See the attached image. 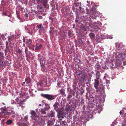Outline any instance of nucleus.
<instances>
[{"label":"nucleus","mask_w":126,"mask_h":126,"mask_svg":"<svg viewBox=\"0 0 126 126\" xmlns=\"http://www.w3.org/2000/svg\"><path fill=\"white\" fill-rule=\"evenodd\" d=\"M4 51L5 52V55L6 57H7L8 56L9 53L11 52H9L8 50H7L6 49L4 50Z\"/></svg>","instance_id":"f704fd0d"},{"label":"nucleus","mask_w":126,"mask_h":126,"mask_svg":"<svg viewBox=\"0 0 126 126\" xmlns=\"http://www.w3.org/2000/svg\"><path fill=\"white\" fill-rule=\"evenodd\" d=\"M78 43L80 44H82V40L81 39H79L78 40Z\"/></svg>","instance_id":"a18cd8bd"},{"label":"nucleus","mask_w":126,"mask_h":126,"mask_svg":"<svg viewBox=\"0 0 126 126\" xmlns=\"http://www.w3.org/2000/svg\"><path fill=\"white\" fill-rule=\"evenodd\" d=\"M92 25L95 29H97L102 28V23L99 21L94 22L93 23Z\"/></svg>","instance_id":"9b49d317"},{"label":"nucleus","mask_w":126,"mask_h":126,"mask_svg":"<svg viewBox=\"0 0 126 126\" xmlns=\"http://www.w3.org/2000/svg\"><path fill=\"white\" fill-rule=\"evenodd\" d=\"M116 45V48L119 50H122L124 49V52H119L118 53L116 54L115 58L118 62L121 63H123V65H126V49H123L122 47V44H120L119 43H115Z\"/></svg>","instance_id":"f257e3e1"},{"label":"nucleus","mask_w":126,"mask_h":126,"mask_svg":"<svg viewBox=\"0 0 126 126\" xmlns=\"http://www.w3.org/2000/svg\"><path fill=\"white\" fill-rule=\"evenodd\" d=\"M31 113L32 115L34 117H36V114L35 112L33 110H32L31 112Z\"/></svg>","instance_id":"2f4dec72"},{"label":"nucleus","mask_w":126,"mask_h":126,"mask_svg":"<svg viewBox=\"0 0 126 126\" xmlns=\"http://www.w3.org/2000/svg\"><path fill=\"white\" fill-rule=\"evenodd\" d=\"M9 47L6 46V49L10 52H11L13 51L14 50V46H9Z\"/></svg>","instance_id":"412c9836"},{"label":"nucleus","mask_w":126,"mask_h":126,"mask_svg":"<svg viewBox=\"0 0 126 126\" xmlns=\"http://www.w3.org/2000/svg\"><path fill=\"white\" fill-rule=\"evenodd\" d=\"M12 123V121L11 119H8L7 120L6 122V124L7 125H11Z\"/></svg>","instance_id":"7c9ffc66"},{"label":"nucleus","mask_w":126,"mask_h":126,"mask_svg":"<svg viewBox=\"0 0 126 126\" xmlns=\"http://www.w3.org/2000/svg\"><path fill=\"white\" fill-rule=\"evenodd\" d=\"M93 13L91 14V15H90L89 16V17L90 19H96L97 18V15L96 13L97 12L95 10H94L92 11Z\"/></svg>","instance_id":"f8f14e48"},{"label":"nucleus","mask_w":126,"mask_h":126,"mask_svg":"<svg viewBox=\"0 0 126 126\" xmlns=\"http://www.w3.org/2000/svg\"><path fill=\"white\" fill-rule=\"evenodd\" d=\"M106 82L107 84V85H108V84H110V81L109 80H107L106 81Z\"/></svg>","instance_id":"603ef678"},{"label":"nucleus","mask_w":126,"mask_h":126,"mask_svg":"<svg viewBox=\"0 0 126 126\" xmlns=\"http://www.w3.org/2000/svg\"><path fill=\"white\" fill-rule=\"evenodd\" d=\"M2 111L1 114L5 116H8L9 117H17V114L14 112V109L13 108L7 107H2L0 108Z\"/></svg>","instance_id":"f03ea898"},{"label":"nucleus","mask_w":126,"mask_h":126,"mask_svg":"<svg viewBox=\"0 0 126 126\" xmlns=\"http://www.w3.org/2000/svg\"><path fill=\"white\" fill-rule=\"evenodd\" d=\"M105 100L104 97H102V98H100V99L99 98V99H96L95 108L97 110V111L99 113H100L102 110V107L101 104L103 103L104 102Z\"/></svg>","instance_id":"7ed1b4c3"},{"label":"nucleus","mask_w":126,"mask_h":126,"mask_svg":"<svg viewBox=\"0 0 126 126\" xmlns=\"http://www.w3.org/2000/svg\"><path fill=\"white\" fill-rule=\"evenodd\" d=\"M84 92V89L83 88H82L80 92L79 93L82 94Z\"/></svg>","instance_id":"37998d69"},{"label":"nucleus","mask_w":126,"mask_h":126,"mask_svg":"<svg viewBox=\"0 0 126 126\" xmlns=\"http://www.w3.org/2000/svg\"><path fill=\"white\" fill-rule=\"evenodd\" d=\"M55 114L54 112L52 110L50 111L49 113V116L52 117H54L55 116Z\"/></svg>","instance_id":"393cba45"},{"label":"nucleus","mask_w":126,"mask_h":126,"mask_svg":"<svg viewBox=\"0 0 126 126\" xmlns=\"http://www.w3.org/2000/svg\"><path fill=\"white\" fill-rule=\"evenodd\" d=\"M88 17L86 16H82L80 17V20L82 21L83 22L85 23L87 21V18Z\"/></svg>","instance_id":"6ab92c4d"},{"label":"nucleus","mask_w":126,"mask_h":126,"mask_svg":"<svg viewBox=\"0 0 126 126\" xmlns=\"http://www.w3.org/2000/svg\"><path fill=\"white\" fill-rule=\"evenodd\" d=\"M38 118H37L36 117H34L32 118V121L35 125H40V124L41 122L38 120Z\"/></svg>","instance_id":"4468645a"},{"label":"nucleus","mask_w":126,"mask_h":126,"mask_svg":"<svg viewBox=\"0 0 126 126\" xmlns=\"http://www.w3.org/2000/svg\"><path fill=\"white\" fill-rule=\"evenodd\" d=\"M25 16L26 17H28V14L27 13H26L25 14Z\"/></svg>","instance_id":"052dcab7"},{"label":"nucleus","mask_w":126,"mask_h":126,"mask_svg":"<svg viewBox=\"0 0 126 126\" xmlns=\"http://www.w3.org/2000/svg\"><path fill=\"white\" fill-rule=\"evenodd\" d=\"M96 72L95 76L96 79H100V78L101 77V75L99 71L97 70H95Z\"/></svg>","instance_id":"f3484780"},{"label":"nucleus","mask_w":126,"mask_h":126,"mask_svg":"<svg viewBox=\"0 0 126 126\" xmlns=\"http://www.w3.org/2000/svg\"><path fill=\"white\" fill-rule=\"evenodd\" d=\"M86 77V76L85 75H82L80 76V78L81 79L83 80V81H85V79Z\"/></svg>","instance_id":"cd10ccee"},{"label":"nucleus","mask_w":126,"mask_h":126,"mask_svg":"<svg viewBox=\"0 0 126 126\" xmlns=\"http://www.w3.org/2000/svg\"><path fill=\"white\" fill-rule=\"evenodd\" d=\"M16 35L14 34H13L12 35H11L9 37H8V38H10L12 40H14V39H15V38Z\"/></svg>","instance_id":"72a5a7b5"},{"label":"nucleus","mask_w":126,"mask_h":126,"mask_svg":"<svg viewBox=\"0 0 126 126\" xmlns=\"http://www.w3.org/2000/svg\"><path fill=\"white\" fill-rule=\"evenodd\" d=\"M37 17L39 19H41L42 18V17L40 15H38L37 16Z\"/></svg>","instance_id":"8fccbe9b"},{"label":"nucleus","mask_w":126,"mask_h":126,"mask_svg":"<svg viewBox=\"0 0 126 126\" xmlns=\"http://www.w3.org/2000/svg\"><path fill=\"white\" fill-rule=\"evenodd\" d=\"M28 116L27 115L25 116L24 118V120L22 122H25V121H27V120L28 119Z\"/></svg>","instance_id":"4c0bfd02"},{"label":"nucleus","mask_w":126,"mask_h":126,"mask_svg":"<svg viewBox=\"0 0 126 126\" xmlns=\"http://www.w3.org/2000/svg\"><path fill=\"white\" fill-rule=\"evenodd\" d=\"M87 21L85 22V23H86V25H88L89 27H91L92 26L91 21L88 19Z\"/></svg>","instance_id":"b1692460"},{"label":"nucleus","mask_w":126,"mask_h":126,"mask_svg":"<svg viewBox=\"0 0 126 126\" xmlns=\"http://www.w3.org/2000/svg\"><path fill=\"white\" fill-rule=\"evenodd\" d=\"M48 109L47 110H46L45 109V107L44 109L42 108L39 109V111L38 109H36V111L37 113H39V112L41 113L42 114L44 115L45 116V115H46L47 113L46 111L48 110Z\"/></svg>","instance_id":"9d476101"},{"label":"nucleus","mask_w":126,"mask_h":126,"mask_svg":"<svg viewBox=\"0 0 126 126\" xmlns=\"http://www.w3.org/2000/svg\"><path fill=\"white\" fill-rule=\"evenodd\" d=\"M3 121L4 120L3 119L1 120H0V125L1 126L3 124Z\"/></svg>","instance_id":"c03bdc74"},{"label":"nucleus","mask_w":126,"mask_h":126,"mask_svg":"<svg viewBox=\"0 0 126 126\" xmlns=\"http://www.w3.org/2000/svg\"><path fill=\"white\" fill-rule=\"evenodd\" d=\"M72 96V95L71 94H69L68 95L67 98L69 99Z\"/></svg>","instance_id":"864d4df0"},{"label":"nucleus","mask_w":126,"mask_h":126,"mask_svg":"<svg viewBox=\"0 0 126 126\" xmlns=\"http://www.w3.org/2000/svg\"><path fill=\"white\" fill-rule=\"evenodd\" d=\"M79 9H80L81 8V7L80 6H79Z\"/></svg>","instance_id":"774afa93"},{"label":"nucleus","mask_w":126,"mask_h":126,"mask_svg":"<svg viewBox=\"0 0 126 126\" xmlns=\"http://www.w3.org/2000/svg\"><path fill=\"white\" fill-rule=\"evenodd\" d=\"M26 82H23V83L22 84V85H25V83Z\"/></svg>","instance_id":"69168bd1"},{"label":"nucleus","mask_w":126,"mask_h":126,"mask_svg":"<svg viewBox=\"0 0 126 126\" xmlns=\"http://www.w3.org/2000/svg\"><path fill=\"white\" fill-rule=\"evenodd\" d=\"M37 28L40 30H42L43 29L44 27L41 24L38 25L37 26Z\"/></svg>","instance_id":"bb28decb"},{"label":"nucleus","mask_w":126,"mask_h":126,"mask_svg":"<svg viewBox=\"0 0 126 126\" xmlns=\"http://www.w3.org/2000/svg\"><path fill=\"white\" fill-rule=\"evenodd\" d=\"M57 117H58V118L60 120H62L61 119V118H62V119H63L64 118V116H63V115H62V116H57Z\"/></svg>","instance_id":"a19ab883"},{"label":"nucleus","mask_w":126,"mask_h":126,"mask_svg":"<svg viewBox=\"0 0 126 126\" xmlns=\"http://www.w3.org/2000/svg\"><path fill=\"white\" fill-rule=\"evenodd\" d=\"M29 91L31 96H32V97L34 96V95L32 93V92L30 91V90H29Z\"/></svg>","instance_id":"79ce46f5"},{"label":"nucleus","mask_w":126,"mask_h":126,"mask_svg":"<svg viewBox=\"0 0 126 126\" xmlns=\"http://www.w3.org/2000/svg\"><path fill=\"white\" fill-rule=\"evenodd\" d=\"M6 34H2L1 35L0 34V37L1 38V42L2 41V40H5L6 39Z\"/></svg>","instance_id":"a878e982"},{"label":"nucleus","mask_w":126,"mask_h":126,"mask_svg":"<svg viewBox=\"0 0 126 126\" xmlns=\"http://www.w3.org/2000/svg\"><path fill=\"white\" fill-rule=\"evenodd\" d=\"M89 36L90 37L91 39H92L94 38L95 37V34L92 32L90 33L89 35Z\"/></svg>","instance_id":"c85d7f7f"},{"label":"nucleus","mask_w":126,"mask_h":126,"mask_svg":"<svg viewBox=\"0 0 126 126\" xmlns=\"http://www.w3.org/2000/svg\"><path fill=\"white\" fill-rule=\"evenodd\" d=\"M16 52L19 54V55H21L22 54V51L20 49H18L16 51Z\"/></svg>","instance_id":"c9c22d12"},{"label":"nucleus","mask_w":126,"mask_h":126,"mask_svg":"<svg viewBox=\"0 0 126 126\" xmlns=\"http://www.w3.org/2000/svg\"><path fill=\"white\" fill-rule=\"evenodd\" d=\"M39 106H42L44 107H45V109L46 110H47L48 109H49L50 108L49 104H47L46 103L43 102H42L41 104H39Z\"/></svg>","instance_id":"ddd939ff"},{"label":"nucleus","mask_w":126,"mask_h":126,"mask_svg":"<svg viewBox=\"0 0 126 126\" xmlns=\"http://www.w3.org/2000/svg\"><path fill=\"white\" fill-rule=\"evenodd\" d=\"M62 124L64 125H65L66 124V121L65 120L62 121Z\"/></svg>","instance_id":"09e8293b"},{"label":"nucleus","mask_w":126,"mask_h":126,"mask_svg":"<svg viewBox=\"0 0 126 126\" xmlns=\"http://www.w3.org/2000/svg\"><path fill=\"white\" fill-rule=\"evenodd\" d=\"M27 32L29 34L32 35L35 33V32L34 30V28L32 25L30 26V27H28L27 29Z\"/></svg>","instance_id":"1a4fd4ad"},{"label":"nucleus","mask_w":126,"mask_h":126,"mask_svg":"<svg viewBox=\"0 0 126 126\" xmlns=\"http://www.w3.org/2000/svg\"><path fill=\"white\" fill-rule=\"evenodd\" d=\"M49 19L50 20H51V23H52L53 21V17H49Z\"/></svg>","instance_id":"49530a36"},{"label":"nucleus","mask_w":126,"mask_h":126,"mask_svg":"<svg viewBox=\"0 0 126 126\" xmlns=\"http://www.w3.org/2000/svg\"><path fill=\"white\" fill-rule=\"evenodd\" d=\"M25 53L26 54V55L28 54V49L26 47H25Z\"/></svg>","instance_id":"58836bf2"},{"label":"nucleus","mask_w":126,"mask_h":126,"mask_svg":"<svg viewBox=\"0 0 126 126\" xmlns=\"http://www.w3.org/2000/svg\"><path fill=\"white\" fill-rule=\"evenodd\" d=\"M104 68L103 67V66L102 65V66L100 67V69H99V70L100 71L102 72L103 71H104Z\"/></svg>","instance_id":"ea45409f"},{"label":"nucleus","mask_w":126,"mask_h":126,"mask_svg":"<svg viewBox=\"0 0 126 126\" xmlns=\"http://www.w3.org/2000/svg\"><path fill=\"white\" fill-rule=\"evenodd\" d=\"M91 4L93 6H94L95 5V4L94 2H91Z\"/></svg>","instance_id":"13d9d810"},{"label":"nucleus","mask_w":126,"mask_h":126,"mask_svg":"<svg viewBox=\"0 0 126 126\" xmlns=\"http://www.w3.org/2000/svg\"><path fill=\"white\" fill-rule=\"evenodd\" d=\"M62 103V101L60 100V99H59L58 98L56 100V102L53 105V106L54 108V110L56 111H57L61 108H58L59 105Z\"/></svg>","instance_id":"6e6552de"},{"label":"nucleus","mask_w":126,"mask_h":126,"mask_svg":"<svg viewBox=\"0 0 126 126\" xmlns=\"http://www.w3.org/2000/svg\"><path fill=\"white\" fill-rule=\"evenodd\" d=\"M14 40H12L8 38V41L9 42V46H14Z\"/></svg>","instance_id":"4be33fe9"},{"label":"nucleus","mask_w":126,"mask_h":126,"mask_svg":"<svg viewBox=\"0 0 126 126\" xmlns=\"http://www.w3.org/2000/svg\"><path fill=\"white\" fill-rule=\"evenodd\" d=\"M36 1V2L38 4L40 2H41V0H35Z\"/></svg>","instance_id":"4d7b16f0"},{"label":"nucleus","mask_w":126,"mask_h":126,"mask_svg":"<svg viewBox=\"0 0 126 126\" xmlns=\"http://www.w3.org/2000/svg\"><path fill=\"white\" fill-rule=\"evenodd\" d=\"M116 123H115H115L114 122H113L112 123V124H111V126H114V125H115V124H116Z\"/></svg>","instance_id":"bf43d9fd"},{"label":"nucleus","mask_w":126,"mask_h":126,"mask_svg":"<svg viewBox=\"0 0 126 126\" xmlns=\"http://www.w3.org/2000/svg\"><path fill=\"white\" fill-rule=\"evenodd\" d=\"M29 123L28 121L22 122L19 124V126H29Z\"/></svg>","instance_id":"dca6fc26"},{"label":"nucleus","mask_w":126,"mask_h":126,"mask_svg":"<svg viewBox=\"0 0 126 126\" xmlns=\"http://www.w3.org/2000/svg\"><path fill=\"white\" fill-rule=\"evenodd\" d=\"M74 5L76 7V8L78 7V6H79V5L78 4L76 3H75V4Z\"/></svg>","instance_id":"6e6d98bb"},{"label":"nucleus","mask_w":126,"mask_h":126,"mask_svg":"<svg viewBox=\"0 0 126 126\" xmlns=\"http://www.w3.org/2000/svg\"><path fill=\"white\" fill-rule=\"evenodd\" d=\"M95 82L94 83V87L96 89H98L99 90H101L102 89V85H100L99 86V82H100L101 79H95L94 80Z\"/></svg>","instance_id":"0eeeda50"},{"label":"nucleus","mask_w":126,"mask_h":126,"mask_svg":"<svg viewBox=\"0 0 126 126\" xmlns=\"http://www.w3.org/2000/svg\"><path fill=\"white\" fill-rule=\"evenodd\" d=\"M54 7H56V8H57L58 7V4L57 3H55L54 4Z\"/></svg>","instance_id":"5fc2aeb1"},{"label":"nucleus","mask_w":126,"mask_h":126,"mask_svg":"<svg viewBox=\"0 0 126 126\" xmlns=\"http://www.w3.org/2000/svg\"><path fill=\"white\" fill-rule=\"evenodd\" d=\"M19 97H17L15 99V100H12L11 102V104L14 105L17 107L21 106V105L23 104L24 102Z\"/></svg>","instance_id":"39448f33"},{"label":"nucleus","mask_w":126,"mask_h":126,"mask_svg":"<svg viewBox=\"0 0 126 126\" xmlns=\"http://www.w3.org/2000/svg\"><path fill=\"white\" fill-rule=\"evenodd\" d=\"M27 40L29 42V43L30 44H31L32 42V40L30 39H27Z\"/></svg>","instance_id":"de8ad7c7"},{"label":"nucleus","mask_w":126,"mask_h":126,"mask_svg":"<svg viewBox=\"0 0 126 126\" xmlns=\"http://www.w3.org/2000/svg\"><path fill=\"white\" fill-rule=\"evenodd\" d=\"M89 79H91V74L89 75Z\"/></svg>","instance_id":"e2e57ef3"},{"label":"nucleus","mask_w":126,"mask_h":126,"mask_svg":"<svg viewBox=\"0 0 126 126\" xmlns=\"http://www.w3.org/2000/svg\"><path fill=\"white\" fill-rule=\"evenodd\" d=\"M41 96L46 98L49 101L52 100L56 98L58 99V98H60V97H61V95L58 94L56 95H53L48 94H41Z\"/></svg>","instance_id":"20e7f679"},{"label":"nucleus","mask_w":126,"mask_h":126,"mask_svg":"<svg viewBox=\"0 0 126 126\" xmlns=\"http://www.w3.org/2000/svg\"><path fill=\"white\" fill-rule=\"evenodd\" d=\"M111 68H115L116 67L115 66H112V67H111Z\"/></svg>","instance_id":"0e129e2a"},{"label":"nucleus","mask_w":126,"mask_h":126,"mask_svg":"<svg viewBox=\"0 0 126 126\" xmlns=\"http://www.w3.org/2000/svg\"><path fill=\"white\" fill-rule=\"evenodd\" d=\"M47 0H41V2L43 3L44 7L45 8L47 6Z\"/></svg>","instance_id":"5701e85b"},{"label":"nucleus","mask_w":126,"mask_h":126,"mask_svg":"<svg viewBox=\"0 0 126 126\" xmlns=\"http://www.w3.org/2000/svg\"><path fill=\"white\" fill-rule=\"evenodd\" d=\"M102 29V28H98L96 29L95 30V33L98 35L99 36H101V30Z\"/></svg>","instance_id":"a211bd4d"},{"label":"nucleus","mask_w":126,"mask_h":126,"mask_svg":"<svg viewBox=\"0 0 126 126\" xmlns=\"http://www.w3.org/2000/svg\"><path fill=\"white\" fill-rule=\"evenodd\" d=\"M42 46V45L41 44H37L34 46V48L35 50H38L41 49Z\"/></svg>","instance_id":"2eb2a0df"},{"label":"nucleus","mask_w":126,"mask_h":126,"mask_svg":"<svg viewBox=\"0 0 126 126\" xmlns=\"http://www.w3.org/2000/svg\"><path fill=\"white\" fill-rule=\"evenodd\" d=\"M62 110V108H61L60 109L58 110L57 111H56L57 112V116H62V115H63V111Z\"/></svg>","instance_id":"aec40b11"},{"label":"nucleus","mask_w":126,"mask_h":126,"mask_svg":"<svg viewBox=\"0 0 126 126\" xmlns=\"http://www.w3.org/2000/svg\"><path fill=\"white\" fill-rule=\"evenodd\" d=\"M61 122L60 121L57 120V123L56 124H55V125L53 126H60L61 125Z\"/></svg>","instance_id":"473e14b6"},{"label":"nucleus","mask_w":126,"mask_h":126,"mask_svg":"<svg viewBox=\"0 0 126 126\" xmlns=\"http://www.w3.org/2000/svg\"><path fill=\"white\" fill-rule=\"evenodd\" d=\"M60 83H57V87L58 88H60L61 87V86L60 85Z\"/></svg>","instance_id":"3c124183"},{"label":"nucleus","mask_w":126,"mask_h":126,"mask_svg":"<svg viewBox=\"0 0 126 126\" xmlns=\"http://www.w3.org/2000/svg\"><path fill=\"white\" fill-rule=\"evenodd\" d=\"M38 85H40L41 87H44L43 88L44 90H48L50 88L49 84H47L45 82L40 81L38 83Z\"/></svg>","instance_id":"423d86ee"},{"label":"nucleus","mask_w":126,"mask_h":126,"mask_svg":"<svg viewBox=\"0 0 126 126\" xmlns=\"http://www.w3.org/2000/svg\"><path fill=\"white\" fill-rule=\"evenodd\" d=\"M26 83V84L30 83H31V81L30 80L28 79H26L25 80Z\"/></svg>","instance_id":"e433bc0d"},{"label":"nucleus","mask_w":126,"mask_h":126,"mask_svg":"<svg viewBox=\"0 0 126 126\" xmlns=\"http://www.w3.org/2000/svg\"><path fill=\"white\" fill-rule=\"evenodd\" d=\"M54 16H53L52 14H50V16L49 17H54Z\"/></svg>","instance_id":"680f3d73"},{"label":"nucleus","mask_w":126,"mask_h":126,"mask_svg":"<svg viewBox=\"0 0 126 126\" xmlns=\"http://www.w3.org/2000/svg\"><path fill=\"white\" fill-rule=\"evenodd\" d=\"M23 42H25V40L24 39V38L23 39Z\"/></svg>","instance_id":"338daca9"},{"label":"nucleus","mask_w":126,"mask_h":126,"mask_svg":"<svg viewBox=\"0 0 126 126\" xmlns=\"http://www.w3.org/2000/svg\"><path fill=\"white\" fill-rule=\"evenodd\" d=\"M101 66H102V65H99V64L97 63L95 66V68L96 69L99 70Z\"/></svg>","instance_id":"c756f323"}]
</instances>
